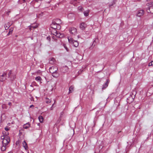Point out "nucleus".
<instances>
[{"instance_id":"f257e3e1","label":"nucleus","mask_w":153,"mask_h":153,"mask_svg":"<svg viewBox=\"0 0 153 153\" xmlns=\"http://www.w3.org/2000/svg\"><path fill=\"white\" fill-rule=\"evenodd\" d=\"M1 138L2 140V146L1 147V150L4 151L6 150V148L10 142V137L7 135H4L1 136Z\"/></svg>"},{"instance_id":"f03ea898","label":"nucleus","mask_w":153,"mask_h":153,"mask_svg":"<svg viewBox=\"0 0 153 153\" xmlns=\"http://www.w3.org/2000/svg\"><path fill=\"white\" fill-rule=\"evenodd\" d=\"M68 42L70 44L73 45L74 47H76L79 45L78 42L77 41L73 40V38H68Z\"/></svg>"},{"instance_id":"7ed1b4c3","label":"nucleus","mask_w":153,"mask_h":153,"mask_svg":"<svg viewBox=\"0 0 153 153\" xmlns=\"http://www.w3.org/2000/svg\"><path fill=\"white\" fill-rule=\"evenodd\" d=\"M7 73L4 72L0 76V81L3 82L7 79Z\"/></svg>"},{"instance_id":"20e7f679","label":"nucleus","mask_w":153,"mask_h":153,"mask_svg":"<svg viewBox=\"0 0 153 153\" xmlns=\"http://www.w3.org/2000/svg\"><path fill=\"white\" fill-rule=\"evenodd\" d=\"M42 0H33L32 2V4H34V6L36 7L39 6L41 4Z\"/></svg>"},{"instance_id":"39448f33","label":"nucleus","mask_w":153,"mask_h":153,"mask_svg":"<svg viewBox=\"0 0 153 153\" xmlns=\"http://www.w3.org/2000/svg\"><path fill=\"white\" fill-rule=\"evenodd\" d=\"M70 33L73 35H75L76 34L77 30L74 27H70L69 29Z\"/></svg>"},{"instance_id":"423d86ee","label":"nucleus","mask_w":153,"mask_h":153,"mask_svg":"<svg viewBox=\"0 0 153 153\" xmlns=\"http://www.w3.org/2000/svg\"><path fill=\"white\" fill-rule=\"evenodd\" d=\"M144 11L143 10H139L136 13V15L138 17L143 16L144 14Z\"/></svg>"},{"instance_id":"0eeeda50","label":"nucleus","mask_w":153,"mask_h":153,"mask_svg":"<svg viewBox=\"0 0 153 153\" xmlns=\"http://www.w3.org/2000/svg\"><path fill=\"white\" fill-rule=\"evenodd\" d=\"M49 70L51 73H53L54 72L57 71L58 68L56 66H54L50 67Z\"/></svg>"},{"instance_id":"6e6552de","label":"nucleus","mask_w":153,"mask_h":153,"mask_svg":"<svg viewBox=\"0 0 153 153\" xmlns=\"http://www.w3.org/2000/svg\"><path fill=\"white\" fill-rule=\"evenodd\" d=\"M38 26L36 23L31 24L30 25L28 26L29 27V29L30 30H32V29H33L36 28Z\"/></svg>"},{"instance_id":"1a4fd4ad","label":"nucleus","mask_w":153,"mask_h":153,"mask_svg":"<svg viewBox=\"0 0 153 153\" xmlns=\"http://www.w3.org/2000/svg\"><path fill=\"white\" fill-rule=\"evenodd\" d=\"M86 27V24L84 22L81 23L79 26L80 28L82 30H84Z\"/></svg>"},{"instance_id":"9d476101","label":"nucleus","mask_w":153,"mask_h":153,"mask_svg":"<svg viewBox=\"0 0 153 153\" xmlns=\"http://www.w3.org/2000/svg\"><path fill=\"white\" fill-rule=\"evenodd\" d=\"M146 11L148 13H153V6H150L148 9H147Z\"/></svg>"},{"instance_id":"9b49d317","label":"nucleus","mask_w":153,"mask_h":153,"mask_svg":"<svg viewBox=\"0 0 153 153\" xmlns=\"http://www.w3.org/2000/svg\"><path fill=\"white\" fill-rule=\"evenodd\" d=\"M110 82L109 79H108L107 80L106 82L103 84L102 87V89H104L106 88L108 85V84Z\"/></svg>"},{"instance_id":"f8f14e48","label":"nucleus","mask_w":153,"mask_h":153,"mask_svg":"<svg viewBox=\"0 0 153 153\" xmlns=\"http://www.w3.org/2000/svg\"><path fill=\"white\" fill-rule=\"evenodd\" d=\"M54 36L59 38H61L64 36L63 34L60 33L59 31H58Z\"/></svg>"},{"instance_id":"ddd939ff","label":"nucleus","mask_w":153,"mask_h":153,"mask_svg":"<svg viewBox=\"0 0 153 153\" xmlns=\"http://www.w3.org/2000/svg\"><path fill=\"white\" fill-rule=\"evenodd\" d=\"M22 144L23 147L26 150H27L28 149L27 144L25 140L23 142Z\"/></svg>"},{"instance_id":"4468645a","label":"nucleus","mask_w":153,"mask_h":153,"mask_svg":"<svg viewBox=\"0 0 153 153\" xmlns=\"http://www.w3.org/2000/svg\"><path fill=\"white\" fill-rule=\"evenodd\" d=\"M51 73L52 74V76L54 77H57L59 75V74L57 71Z\"/></svg>"},{"instance_id":"2eb2a0df","label":"nucleus","mask_w":153,"mask_h":153,"mask_svg":"<svg viewBox=\"0 0 153 153\" xmlns=\"http://www.w3.org/2000/svg\"><path fill=\"white\" fill-rule=\"evenodd\" d=\"M56 23L53 22L51 25V28L52 29H56Z\"/></svg>"},{"instance_id":"dca6fc26","label":"nucleus","mask_w":153,"mask_h":153,"mask_svg":"<svg viewBox=\"0 0 153 153\" xmlns=\"http://www.w3.org/2000/svg\"><path fill=\"white\" fill-rule=\"evenodd\" d=\"M74 87L73 86L71 85L70 86L69 88V93H72L73 91H74Z\"/></svg>"},{"instance_id":"f3484780","label":"nucleus","mask_w":153,"mask_h":153,"mask_svg":"<svg viewBox=\"0 0 153 153\" xmlns=\"http://www.w3.org/2000/svg\"><path fill=\"white\" fill-rule=\"evenodd\" d=\"M10 78V81H13L16 78V76L14 74H12L10 77H9Z\"/></svg>"},{"instance_id":"a211bd4d","label":"nucleus","mask_w":153,"mask_h":153,"mask_svg":"<svg viewBox=\"0 0 153 153\" xmlns=\"http://www.w3.org/2000/svg\"><path fill=\"white\" fill-rule=\"evenodd\" d=\"M52 30H51V33L53 34L54 35H55V34L57 33L58 32L56 30V29H52Z\"/></svg>"},{"instance_id":"6ab92c4d","label":"nucleus","mask_w":153,"mask_h":153,"mask_svg":"<svg viewBox=\"0 0 153 153\" xmlns=\"http://www.w3.org/2000/svg\"><path fill=\"white\" fill-rule=\"evenodd\" d=\"M55 61V59L53 58H52L50 59V60H49V62L51 64H54Z\"/></svg>"},{"instance_id":"aec40b11","label":"nucleus","mask_w":153,"mask_h":153,"mask_svg":"<svg viewBox=\"0 0 153 153\" xmlns=\"http://www.w3.org/2000/svg\"><path fill=\"white\" fill-rule=\"evenodd\" d=\"M38 118H39V120L40 123H42L43 122V118L42 116H41V115L39 116V117Z\"/></svg>"},{"instance_id":"412c9836","label":"nucleus","mask_w":153,"mask_h":153,"mask_svg":"<svg viewBox=\"0 0 153 153\" xmlns=\"http://www.w3.org/2000/svg\"><path fill=\"white\" fill-rule=\"evenodd\" d=\"M35 80L38 82H41V80H42V79L41 77L39 76H38L35 78Z\"/></svg>"},{"instance_id":"4be33fe9","label":"nucleus","mask_w":153,"mask_h":153,"mask_svg":"<svg viewBox=\"0 0 153 153\" xmlns=\"http://www.w3.org/2000/svg\"><path fill=\"white\" fill-rule=\"evenodd\" d=\"M27 0H19L18 3L19 4H22L25 2Z\"/></svg>"},{"instance_id":"5701e85b","label":"nucleus","mask_w":153,"mask_h":153,"mask_svg":"<svg viewBox=\"0 0 153 153\" xmlns=\"http://www.w3.org/2000/svg\"><path fill=\"white\" fill-rule=\"evenodd\" d=\"M89 12V10H87L84 12V14L85 16H87L88 15V13Z\"/></svg>"},{"instance_id":"b1692460","label":"nucleus","mask_w":153,"mask_h":153,"mask_svg":"<svg viewBox=\"0 0 153 153\" xmlns=\"http://www.w3.org/2000/svg\"><path fill=\"white\" fill-rule=\"evenodd\" d=\"M30 126V124L29 123H28V124L27 123V124L23 126V128H24L27 129L28 128H29Z\"/></svg>"},{"instance_id":"393cba45","label":"nucleus","mask_w":153,"mask_h":153,"mask_svg":"<svg viewBox=\"0 0 153 153\" xmlns=\"http://www.w3.org/2000/svg\"><path fill=\"white\" fill-rule=\"evenodd\" d=\"M60 28H61L59 24H57V23H56V29L59 30V29H60Z\"/></svg>"},{"instance_id":"a878e982","label":"nucleus","mask_w":153,"mask_h":153,"mask_svg":"<svg viewBox=\"0 0 153 153\" xmlns=\"http://www.w3.org/2000/svg\"><path fill=\"white\" fill-rule=\"evenodd\" d=\"M79 1V0H71V3L74 4V5H75V3H74V2L75 1L76 2H78Z\"/></svg>"},{"instance_id":"bb28decb","label":"nucleus","mask_w":153,"mask_h":153,"mask_svg":"<svg viewBox=\"0 0 153 153\" xmlns=\"http://www.w3.org/2000/svg\"><path fill=\"white\" fill-rule=\"evenodd\" d=\"M8 77L9 78L10 77V76L12 75V71L11 70H10L9 71V72L7 74Z\"/></svg>"},{"instance_id":"cd10ccee","label":"nucleus","mask_w":153,"mask_h":153,"mask_svg":"<svg viewBox=\"0 0 153 153\" xmlns=\"http://www.w3.org/2000/svg\"><path fill=\"white\" fill-rule=\"evenodd\" d=\"M45 102L47 103H49L51 102V100L50 99H49L48 98H46L45 100Z\"/></svg>"},{"instance_id":"c85d7f7f","label":"nucleus","mask_w":153,"mask_h":153,"mask_svg":"<svg viewBox=\"0 0 153 153\" xmlns=\"http://www.w3.org/2000/svg\"><path fill=\"white\" fill-rule=\"evenodd\" d=\"M13 30L12 28L11 29L10 28L9 29V33H8L7 35L8 36L9 35V34H10V33H12Z\"/></svg>"},{"instance_id":"c756f323","label":"nucleus","mask_w":153,"mask_h":153,"mask_svg":"<svg viewBox=\"0 0 153 153\" xmlns=\"http://www.w3.org/2000/svg\"><path fill=\"white\" fill-rule=\"evenodd\" d=\"M78 10L80 11H82L83 10V8L82 7L79 6L78 7Z\"/></svg>"},{"instance_id":"7c9ffc66","label":"nucleus","mask_w":153,"mask_h":153,"mask_svg":"<svg viewBox=\"0 0 153 153\" xmlns=\"http://www.w3.org/2000/svg\"><path fill=\"white\" fill-rule=\"evenodd\" d=\"M152 63H153V61H152L151 62H150L148 66H151L152 65H153Z\"/></svg>"},{"instance_id":"2f4dec72","label":"nucleus","mask_w":153,"mask_h":153,"mask_svg":"<svg viewBox=\"0 0 153 153\" xmlns=\"http://www.w3.org/2000/svg\"><path fill=\"white\" fill-rule=\"evenodd\" d=\"M47 39L48 40H49V41H50V40H51V38H50V36H48V37H47Z\"/></svg>"},{"instance_id":"473e14b6","label":"nucleus","mask_w":153,"mask_h":153,"mask_svg":"<svg viewBox=\"0 0 153 153\" xmlns=\"http://www.w3.org/2000/svg\"><path fill=\"white\" fill-rule=\"evenodd\" d=\"M4 129L6 131H7L9 130V128H8L7 127H6Z\"/></svg>"},{"instance_id":"72a5a7b5","label":"nucleus","mask_w":153,"mask_h":153,"mask_svg":"<svg viewBox=\"0 0 153 153\" xmlns=\"http://www.w3.org/2000/svg\"><path fill=\"white\" fill-rule=\"evenodd\" d=\"M63 114H64V113L63 112H61L60 113V117H61L62 116V115Z\"/></svg>"},{"instance_id":"f704fd0d","label":"nucleus","mask_w":153,"mask_h":153,"mask_svg":"<svg viewBox=\"0 0 153 153\" xmlns=\"http://www.w3.org/2000/svg\"><path fill=\"white\" fill-rule=\"evenodd\" d=\"M54 104V103H53V105H52V107H51L50 108V110H52L53 109V106Z\"/></svg>"},{"instance_id":"c9c22d12","label":"nucleus","mask_w":153,"mask_h":153,"mask_svg":"<svg viewBox=\"0 0 153 153\" xmlns=\"http://www.w3.org/2000/svg\"><path fill=\"white\" fill-rule=\"evenodd\" d=\"M10 12V11H8V12H7V15L8 16L9 15V13Z\"/></svg>"},{"instance_id":"e433bc0d","label":"nucleus","mask_w":153,"mask_h":153,"mask_svg":"<svg viewBox=\"0 0 153 153\" xmlns=\"http://www.w3.org/2000/svg\"><path fill=\"white\" fill-rule=\"evenodd\" d=\"M34 107V106L33 105H32L30 106V108H33Z\"/></svg>"},{"instance_id":"4c0bfd02","label":"nucleus","mask_w":153,"mask_h":153,"mask_svg":"<svg viewBox=\"0 0 153 153\" xmlns=\"http://www.w3.org/2000/svg\"><path fill=\"white\" fill-rule=\"evenodd\" d=\"M61 119L60 118H59V119L57 121V122L58 123H59L60 122V121H61Z\"/></svg>"},{"instance_id":"58836bf2","label":"nucleus","mask_w":153,"mask_h":153,"mask_svg":"<svg viewBox=\"0 0 153 153\" xmlns=\"http://www.w3.org/2000/svg\"><path fill=\"white\" fill-rule=\"evenodd\" d=\"M19 143V141H17L16 142V145H17V144H18Z\"/></svg>"},{"instance_id":"ea45409f","label":"nucleus","mask_w":153,"mask_h":153,"mask_svg":"<svg viewBox=\"0 0 153 153\" xmlns=\"http://www.w3.org/2000/svg\"><path fill=\"white\" fill-rule=\"evenodd\" d=\"M65 47V49L66 50L68 51V48H67L66 47H65V46H64Z\"/></svg>"},{"instance_id":"a19ab883","label":"nucleus","mask_w":153,"mask_h":153,"mask_svg":"<svg viewBox=\"0 0 153 153\" xmlns=\"http://www.w3.org/2000/svg\"><path fill=\"white\" fill-rule=\"evenodd\" d=\"M11 102H9L8 103V105L10 106L11 105Z\"/></svg>"},{"instance_id":"79ce46f5","label":"nucleus","mask_w":153,"mask_h":153,"mask_svg":"<svg viewBox=\"0 0 153 153\" xmlns=\"http://www.w3.org/2000/svg\"><path fill=\"white\" fill-rule=\"evenodd\" d=\"M40 72V70L38 71H37V73H39V72Z\"/></svg>"},{"instance_id":"37998d69","label":"nucleus","mask_w":153,"mask_h":153,"mask_svg":"<svg viewBox=\"0 0 153 153\" xmlns=\"http://www.w3.org/2000/svg\"><path fill=\"white\" fill-rule=\"evenodd\" d=\"M133 92L134 93H135V94H136V92H135V91H133Z\"/></svg>"},{"instance_id":"c03bdc74","label":"nucleus","mask_w":153,"mask_h":153,"mask_svg":"<svg viewBox=\"0 0 153 153\" xmlns=\"http://www.w3.org/2000/svg\"><path fill=\"white\" fill-rule=\"evenodd\" d=\"M52 38L53 39H54V38H55V36H53L52 37Z\"/></svg>"},{"instance_id":"a18cd8bd","label":"nucleus","mask_w":153,"mask_h":153,"mask_svg":"<svg viewBox=\"0 0 153 153\" xmlns=\"http://www.w3.org/2000/svg\"><path fill=\"white\" fill-rule=\"evenodd\" d=\"M33 97L31 98V101H32L33 100Z\"/></svg>"},{"instance_id":"49530a36","label":"nucleus","mask_w":153,"mask_h":153,"mask_svg":"<svg viewBox=\"0 0 153 153\" xmlns=\"http://www.w3.org/2000/svg\"><path fill=\"white\" fill-rule=\"evenodd\" d=\"M6 28H8V27L7 26H6V27H5V29H6Z\"/></svg>"},{"instance_id":"de8ad7c7","label":"nucleus","mask_w":153,"mask_h":153,"mask_svg":"<svg viewBox=\"0 0 153 153\" xmlns=\"http://www.w3.org/2000/svg\"><path fill=\"white\" fill-rule=\"evenodd\" d=\"M121 132V131H120L118 132V133H120Z\"/></svg>"},{"instance_id":"09e8293b","label":"nucleus","mask_w":153,"mask_h":153,"mask_svg":"<svg viewBox=\"0 0 153 153\" xmlns=\"http://www.w3.org/2000/svg\"><path fill=\"white\" fill-rule=\"evenodd\" d=\"M31 39H33V38H31Z\"/></svg>"},{"instance_id":"8fccbe9b","label":"nucleus","mask_w":153,"mask_h":153,"mask_svg":"<svg viewBox=\"0 0 153 153\" xmlns=\"http://www.w3.org/2000/svg\"><path fill=\"white\" fill-rule=\"evenodd\" d=\"M152 64H153V63H152Z\"/></svg>"}]
</instances>
